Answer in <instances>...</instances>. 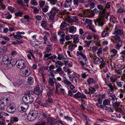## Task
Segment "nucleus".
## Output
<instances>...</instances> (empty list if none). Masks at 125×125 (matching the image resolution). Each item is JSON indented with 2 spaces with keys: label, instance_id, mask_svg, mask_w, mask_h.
<instances>
[{
  "label": "nucleus",
  "instance_id": "1",
  "mask_svg": "<svg viewBox=\"0 0 125 125\" xmlns=\"http://www.w3.org/2000/svg\"><path fill=\"white\" fill-rule=\"evenodd\" d=\"M108 16L110 15L109 14H108L105 15L104 18H98L94 20V22L95 24L96 25H97V23L98 25L102 26L104 24V22L107 21L108 20Z\"/></svg>",
  "mask_w": 125,
  "mask_h": 125
},
{
  "label": "nucleus",
  "instance_id": "2",
  "mask_svg": "<svg viewBox=\"0 0 125 125\" xmlns=\"http://www.w3.org/2000/svg\"><path fill=\"white\" fill-rule=\"evenodd\" d=\"M22 101L25 104H30L33 102L34 101V98L31 95H26L23 97Z\"/></svg>",
  "mask_w": 125,
  "mask_h": 125
},
{
  "label": "nucleus",
  "instance_id": "3",
  "mask_svg": "<svg viewBox=\"0 0 125 125\" xmlns=\"http://www.w3.org/2000/svg\"><path fill=\"white\" fill-rule=\"evenodd\" d=\"M38 116V114L37 111L34 110L31 113L29 114L28 115L27 118L28 120L30 121H32L35 119Z\"/></svg>",
  "mask_w": 125,
  "mask_h": 125
},
{
  "label": "nucleus",
  "instance_id": "4",
  "mask_svg": "<svg viewBox=\"0 0 125 125\" xmlns=\"http://www.w3.org/2000/svg\"><path fill=\"white\" fill-rule=\"evenodd\" d=\"M16 64L17 67L20 69L24 68L26 67V63L23 60L20 59L16 62Z\"/></svg>",
  "mask_w": 125,
  "mask_h": 125
},
{
  "label": "nucleus",
  "instance_id": "5",
  "mask_svg": "<svg viewBox=\"0 0 125 125\" xmlns=\"http://www.w3.org/2000/svg\"><path fill=\"white\" fill-rule=\"evenodd\" d=\"M59 11V9L56 7H53L52 9L50 12L49 18L52 21L54 19V16Z\"/></svg>",
  "mask_w": 125,
  "mask_h": 125
},
{
  "label": "nucleus",
  "instance_id": "6",
  "mask_svg": "<svg viewBox=\"0 0 125 125\" xmlns=\"http://www.w3.org/2000/svg\"><path fill=\"white\" fill-rule=\"evenodd\" d=\"M11 56L10 55H5L2 58V61L3 63L6 65L8 67V65L9 64L11 60Z\"/></svg>",
  "mask_w": 125,
  "mask_h": 125
},
{
  "label": "nucleus",
  "instance_id": "7",
  "mask_svg": "<svg viewBox=\"0 0 125 125\" xmlns=\"http://www.w3.org/2000/svg\"><path fill=\"white\" fill-rule=\"evenodd\" d=\"M22 73L24 76L27 77L31 73L32 71L29 67L23 69L22 71Z\"/></svg>",
  "mask_w": 125,
  "mask_h": 125
},
{
  "label": "nucleus",
  "instance_id": "8",
  "mask_svg": "<svg viewBox=\"0 0 125 125\" xmlns=\"http://www.w3.org/2000/svg\"><path fill=\"white\" fill-rule=\"evenodd\" d=\"M34 93L35 94L37 95H42V88L39 87V86H36L34 90Z\"/></svg>",
  "mask_w": 125,
  "mask_h": 125
},
{
  "label": "nucleus",
  "instance_id": "9",
  "mask_svg": "<svg viewBox=\"0 0 125 125\" xmlns=\"http://www.w3.org/2000/svg\"><path fill=\"white\" fill-rule=\"evenodd\" d=\"M29 106L27 105H19L18 107V111L21 112H23L25 111L26 109H27Z\"/></svg>",
  "mask_w": 125,
  "mask_h": 125
},
{
  "label": "nucleus",
  "instance_id": "10",
  "mask_svg": "<svg viewBox=\"0 0 125 125\" xmlns=\"http://www.w3.org/2000/svg\"><path fill=\"white\" fill-rule=\"evenodd\" d=\"M74 96L75 97L77 98H86V96L85 95L79 92H78L75 94Z\"/></svg>",
  "mask_w": 125,
  "mask_h": 125
},
{
  "label": "nucleus",
  "instance_id": "11",
  "mask_svg": "<svg viewBox=\"0 0 125 125\" xmlns=\"http://www.w3.org/2000/svg\"><path fill=\"white\" fill-rule=\"evenodd\" d=\"M7 109L8 112L9 113H13L15 111V110L14 106L12 104L9 105Z\"/></svg>",
  "mask_w": 125,
  "mask_h": 125
},
{
  "label": "nucleus",
  "instance_id": "12",
  "mask_svg": "<svg viewBox=\"0 0 125 125\" xmlns=\"http://www.w3.org/2000/svg\"><path fill=\"white\" fill-rule=\"evenodd\" d=\"M10 62L8 65V68H12V66L16 63V62L17 61H16L14 59H11V60H10Z\"/></svg>",
  "mask_w": 125,
  "mask_h": 125
},
{
  "label": "nucleus",
  "instance_id": "13",
  "mask_svg": "<svg viewBox=\"0 0 125 125\" xmlns=\"http://www.w3.org/2000/svg\"><path fill=\"white\" fill-rule=\"evenodd\" d=\"M84 3V0H73V4L76 6H78L79 3Z\"/></svg>",
  "mask_w": 125,
  "mask_h": 125
},
{
  "label": "nucleus",
  "instance_id": "14",
  "mask_svg": "<svg viewBox=\"0 0 125 125\" xmlns=\"http://www.w3.org/2000/svg\"><path fill=\"white\" fill-rule=\"evenodd\" d=\"M56 80V79L54 77L52 78L49 77L48 81L49 84L51 86H54V81Z\"/></svg>",
  "mask_w": 125,
  "mask_h": 125
},
{
  "label": "nucleus",
  "instance_id": "15",
  "mask_svg": "<svg viewBox=\"0 0 125 125\" xmlns=\"http://www.w3.org/2000/svg\"><path fill=\"white\" fill-rule=\"evenodd\" d=\"M87 81L88 83V85H92V84H95L96 82L92 78H90L87 80Z\"/></svg>",
  "mask_w": 125,
  "mask_h": 125
},
{
  "label": "nucleus",
  "instance_id": "16",
  "mask_svg": "<svg viewBox=\"0 0 125 125\" xmlns=\"http://www.w3.org/2000/svg\"><path fill=\"white\" fill-rule=\"evenodd\" d=\"M68 31L70 33H74L76 31V28L74 27V26H71L68 29Z\"/></svg>",
  "mask_w": 125,
  "mask_h": 125
},
{
  "label": "nucleus",
  "instance_id": "17",
  "mask_svg": "<svg viewBox=\"0 0 125 125\" xmlns=\"http://www.w3.org/2000/svg\"><path fill=\"white\" fill-rule=\"evenodd\" d=\"M52 45L49 44L46 47L45 51L47 53H49L51 51L52 49Z\"/></svg>",
  "mask_w": 125,
  "mask_h": 125
},
{
  "label": "nucleus",
  "instance_id": "18",
  "mask_svg": "<svg viewBox=\"0 0 125 125\" xmlns=\"http://www.w3.org/2000/svg\"><path fill=\"white\" fill-rule=\"evenodd\" d=\"M77 45L76 44H70L68 47L70 51H73L75 47H77Z\"/></svg>",
  "mask_w": 125,
  "mask_h": 125
},
{
  "label": "nucleus",
  "instance_id": "19",
  "mask_svg": "<svg viewBox=\"0 0 125 125\" xmlns=\"http://www.w3.org/2000/svg\"><path fill=\"white\" fill-rule=\"evenodd\" d=\"M47 95L49 97H50L53 94V93L52 90L49 87H48V86H47Z\"/></svg>",
  "mask_w": 125,
  "mask_h": 125
},
{
  "label": "nucleus",
  "instance_id": "20",
  "mask_svg": "<svg viewBox=\"0 0 125 125\" xmlns=\"http://www.w3.org/2000/svg\"><path fill=\"white\" fill-rule=\"evenodd\" d=\"M28 83L30 85H32L34 83V79L31 76L29 77L28 79Z\"/></svg>",
  "mask_w": 125,
  "mask_h": 125
},
{
  "label": "nucleus",
  "instance_id": "21",
  "mask_svg": "<svg viewBox=\"0 0 125 125\" xmlns=\"http://www.w3.org/2000/svg\"><path fill=\"white\" fill-rule=\"evenodd\" d=\"M117 76L115 75H113L111 76L110 78L111 82L114 83L117 80Z\"/></svg>",
  "mask_w": 125,
  "mask_h": 125
},
{
  "label": "nucleus",
  "instance_id": "22",
  "mask_svg": "<svg viewBox=\"0 0 125 125\" xmlns=\"http://www.w3.org/2000/svg\"><path fill=\"white\" fill-rule=\"evenodd\" d=\"M115 32L116 35H121L123 33V30L120 29L115 31Z\"/></svg>",
  "mask_w": 125,
  "mask_h": 125
},
{
  "label": "nucleus",
  "instance_id": "23",
  "mask_svg": "<svg viewBox=\"0 0 125 125\" xmlns=\"http://www.w3.org/2000/svg\"><path fill=\"white\" fill-rule=\"evenodd\" d=\"M50 40L52 42H55L57 40V38L56 35H54L51 36L50 38Z\"/></svg>",
  "mask_w": 125,
  "mask_h": 125
},
{
  "label": "nucleus",
  "instance_id": "24",
  "mask_svg": "<svg viewBox=\"0 0 125 125\" xmlns=\"http://www.w3.org/2000/svg\"><path fill=\"white\" fill-rule=\"evenodd\" d=\"M58 68L55 71V72L58 73L60 74H62L64 72L61 67L57 68Z\"/></svg>",
  "mask_w": 125,
  "mask_h": 125
},
{
  "label": "nucleus",
  "instance_id": "25",
  "mask_svg": "<svg viewBox=\"0 0 125 125\" xmlns=\"http://www.w3.org/2000/svg\"><path fill=\"white\" fill-rule=\"evenodd\" d=\"M93 60L94 61V63L95 64H98L100 63V60L96 56L94 57V59H93Z\"/></svg>",
  "mask_w": 125,
  "mask_h": 125
},
{
  "label": "nucleus",
  "instance_id": "26",
  "mask_svg": "<svg viewBox=\"0 0 125 125\" xmlns=\"http://www.w3.org/2000/svg\"><path fill=\"white\" fill-rule=\"evenodd\" d=\"M103 104L104 105H109L110 104V101L108 99H105L103 101Z\"/></svg>",
  "mask_w": 125,
  "mask_h": 125
},
{
  "label": "nucleus",
  "instance_id": "27",
  "mask_svg": "<svg viewBox=\"0 0 125 125\" xmlns=\"http://www.w3.org/2000/svg\"><path fill=\"white\" fill-rule=\"evenodd\" d=\"M112 37L113 38H114L116 42L117 43V42H122L120 37L118 36L117 35H115Z\"/></svg>",
  "mask_w": 125,
  "mask_h": 125
},
{
  "label": "nucleus",
  "instance_id": "28",
  "mask_svg": "<svg viewBox=\"0 0 125 125\" xmlns=\"http://www.w3.org/2000/svg\"><path fill=\"white\" fill-rule=\"evenodd\" d=\"M83 22L84 23V24H88L89 25L92 24V21L91 20L88 19H86L85 20L84 22Z\"/></svg>",
  "mask_w": 125,
  "mask_h": 125
},
{
  "label": "nucleus",
  "instance_id": "29",
  "mask_svg": "<svg viewBox=\"0 0 125 125\" xmlns=\"http://www.w3.org/2000/svg\"><path fill=\"white\" fill-rule=\"evenodd\" d=\"M108 98L109 99L112 100V102L113 103L116 99V96L114 95H110L108 96Z\"/></svg>",
  "mask_w": 125,
  "mask_h": 125
},
{
  "label": "nucleus",
  "instance_id": "30",
  "mask_svg": "<svg viewBox=\"0 0 125 125\" xmlns=\"http://www.w3.org/2000/svg\"><path fill=\"white\" fill-rule=\"evenodd\" d=\"M16 36H15L14 38L17 39H19L22 38V36L21 35L19 32H16Z\"/></svg>",
  "mask_w": 125,
  "mask_h": 125
},
{
  "label": "nucleus",
  "instance_id": "31",
  "mask_svg": "<svg viewBox=\"0 0 125 125\" xmlns=\"http://www.w3.org/2000/svg\"><path fill=\"white\" fill-rule=\"evenodd\" d=\"M87 28L90 29L92 31H93L94 32H95V29L94 27V26L90 25H88L87 26Z\"/></svg>",
  "mask_w": 125,
  "mask_h": 125
},
{
  "label": "nucleus",
  "instance_id": "32",
  "mask_svg": "<svg viewBox=\"0 0 125 125\" xmlns=\"http://www.w3.org/2000/svg\"><path fill=\"white\" fill-rule=\"evenodd\" d=\"M108 35L109 33L108 31H105V30L103 31L101 33V35L103 37L107 36H108Z\"/></svg>",
  "mask_w": 125,
  "mask_h": 125
},
{
  "label": "nucleus",
  "instance_id": "33",
  "mask_svg": "<svg viewBox=\"0 0 125 125\" xmlns=\"http://www.w3.org/2000/svg\"><path fill=\"white\" fill-rule=\"evenodd\" d=\"M5 104L3 102L1 101V103L0 104V111L4 110H5L4 106Z\"/></svg>",
  "mask_w": 125,
  "mask_h": 125
},
{
  "label": "nucleus",
  "instance_id": "34",
  "mask_svg": "<svg viewBox=\"0 0 125 125\" xmlns=\"http://www.w3.org/2000/svg\"><path fill=\"white\" fill-rule=\"evenodd\" d=\"M97 8L100 10H103V14L105 12L104 10V6L101 5H97Z\"/></svg>",
  "mask_w": 125,
  "mask_h": 125
},
{
  "label": "nucleus",
  "instance_id": "35",
  "mask_svg": "<svg viewBox=\"0 0 125 125\" xmlns=\"http://www.w3.org/2000/svg\"><path fill=\"white\" fill-rule=\"evenodd\" d=\"M83 117L84 119H85L86 120V124H89V122H90V120H89L88 117L83 115Z\"/></svg>",
  "mask_w": 125,
  "mask_h": 125
},
{
  "label": "nucleus",
  "instance_id": "36",
  "mask_svg": "<svg viewBox=\"0 0 125 125\" xmlns=\"http://www.w3.org/2000/svg\"><path fill=\"white\" fill-rule=\"evenodd\" d=\"M63 64L61 62L58 61L55 62V66L57 68L61 67V66H62Z\"/></svg>",
  "mask_w": 125,
  "mask_h": 125
},
{
  "label": "nucleus",
  "instance_id": "37",
  "mask_svg": "<svg viewBox=\"0 0 125 125\" xmlns=\"http://www.w3.org/2000/svg\"><path fill=\"white\" fill-rule=\"evenodd\" d=\"M46 124V122L43 120L38 122L35 125H45Z\"/></svg>",
  "mask_w": 125,
  "mask_h": 125
},
{
  "label": "nucleus",
  "instance_id": "38",
  "mask_svg": "<svg viewBox=\"0 0 125 125\" xmlns=\"http://www.w3.org/2000/svg\"><path fill=\"white\" fill-rule=\"evenodd\" d=\"M117 44L115 45V48L117 50H119L120 47L122 45V42H117Z\"/></svg>",
  "mask_w": 125,
  "mask_h": 125
},
{
  "label": "nucleus",
  "instance_id": "39",
  "mask_svg": "<svg viewBox=\"0 0 125 125\" xmlns=\"http://www.w3.org/2000/svg\"><path fill=\"white\" fill-rule=\"evenodd\" d=\"M100 63L101 64L99 66L100 68H102L105 66V63L104 60H102V61H100Z\"/></svg>",
  "mask_w": 125,
  "mask_h": 125
},
{
  "label": "nucleus",
  "instance_id": "40",
  "mask_svg": "<svg viewBox=\"0 0 125 125\" xmlns=\"http://www.w3.org/2000/svg\"><path fill=\"white\" fill-rule=\"evenodd\" d=\"M117 11L119 13H123L125 11V10L124 8L120 7L117 10Z\"/></svg>",
  "mask_w": 125,
  "mask_h": 125
},
{
  "label": "nucleus",
  "instance_id": "41",
  "mask_svg": "<svg viewBox=\"0 0 125 125\" xmlns=\"http://www.w3.org/2000/svg\"><path fill=\"white\" fill-rule=\"evenodd\" d=\"M38 70L39 72H40L42 75L43 77V74L44 73V70L43 69L42 67H41L38 69Z\"/></svg>",
  "mask_w": 125,
  "mask_h": 125
},
{
  "label": "nucleus",
  "instance_id": "42",
  "mask_svg": "<svg viewBox=\"0 0 125 125\" xmlns=\"http://www.w3.org/2000/svg\"><path fill=\"white\" fill-rule=\"evenodd\" d=\"M64 83L66 85H70L71 84V83L66 78L64 80Z\"/></svg>",
  "mask_w": 125,
  "mask_h": 125
},
{
  "label": "nucleus",
  "instance_id": "43",
  "mask_svg": "<svg viewBox=\"0 0 125 125\" xmlns=\"http://www.w3.org/2000/svg\"><path fill=\"white\" fill-rule=\"evenodd\" d=\"M89 91L90 94H92L94 93L95 91V90L94 87H91L89 88Z\"/></svg>",
  "mask_w": 125,
  "mask_h": 125
},
{
  "label": "nucleus",
  "instance_id": "44",
  "mask_svg": "<svg viewBox=\"0 0 125 125\" xmlns=\"http://www.w3.org/2000/svg\"><path fill=\"white\" fill-rule=\"evenodd\" d=\"M116 18L115 16H112L110 18L109 21L112 22L114 23L116 20Z\"/></svg>",
  "mask_w": 125,
  "mask_h": 125
},
{
  "label": "nucleus",
  "instance_id": "45",
  "mask_svg": "<svg viewBox=\"0 0 125 125\" xmlns=\"http://www.w3.org/2000/svg\"><path fill=\"white\" fill-rule=\"evenodd\" d=\"M47 74L49 76L54 77V75L51 71L48 70Z\"/></svg>",
  "mask_w": 125,
  "mask_h": 125
},
{
  "label": "nucleus",
  "instance_id": "46",
  "mask_svg": "<svg viewBox=\"0 0 125 125\" xmlns=\"http://www.w3.org/2000/svg\"><path fill=\"white\" fill-rule=\"evenodd\" d=\"M48 1L50 2L51 4L53 5L56 4L57 2V0H48Z\"/></svg>",
  "mask_w": 125,
  "mask_h": 125
},
{
  "label": "nucleus",
  "instance_id": "47",
  "mask_svg": "<svg viewBox=\"0 0 125 125\" xmlns=\"http://www.w3.org/2000/svg\"><path fill=\"white\" fill-rule=\"evenodd\" d=\"M121 104L120 102H116L113 104V106L115 107H118Z\"/></svg>",
  "mask_w": 125,
  "mask_h": 125
},
{
  "label": "nucleus",
  "instance_id": "48",
  "mask_svg": "<svg viewBox=\"0 0 125 125\" xmlns=\"http://www.w3.org/2000/svg\"><path fill=\"white\" fill-rule=\"evenodd\" d=\"M78 79H77L75 77L73 76L72 78V80L70 79V81L72 82H74L76 83H77Z\"/></svg>",
  "mask_w": 125,
  "mask_h": 125
},
{
  "label": "nucleus",
  "instance_id": "49",
  "mask_svg": "<svg viewBox=\"0 0 125 125\" xmlns=\"http://www.w3.org/2000/svg\"><path fill=\"white\" fill-rule=\"evenodd\" d=\"M123 83L122 82H116L117 85L119 87L121 88L123 86Z\"/></svg>",
  "mask_w": 125,
  "mask_h": 125
},
{
  "label": "nucleus",
  "instance_id": "50",
  "mask_svg": "<svg viewBox=\"0 0 125 125\" xmlns=\"http://www.w3.org/2000/svg\"><path fill=\"white\" fill-rule=\"evenodd\" d=\"M88 33V32H86L82 36L81 38L83 40H84L86 37L87 38Z\"/></svg>",
  "mask_w": 125,
  "mask_h": 125
},
{
  "label": "nucleus",
  "instance_id": "51",
  "mask_svg": "<svg viewBox=\"0 0 125 125\" xmlns=\"http://www.w3.org/2000/svg\"><path fill=\"white\" fill-rule=\"evenodd\" d=\"M66 25V24L65 22L62 23L60 26V29L61 30H62V28L65 27Z\"/></svg>",
  "mask_w": 125,
  "mask_h": 125
},
{
  "label": "nucleus",
  "instance_id": "52",
  "mask_svg": "<svg viewBox=\"0 0 125 125\" xmlns=\"http://www.w3.org/2000/svg\"><path fill=\"white\" fill-rule=\"evenodd\" d=\"M37 103L38 104H39L40 105L44 107H46L47 105V104H43L42 103V102H41L40 101L37 102Z\"/></svg>",
  "mask_w": 125,
  "mask_h": 125
},
{
  "label": "nucleus",
  "instance_id": "53",
  "mask_svg": "<svg viewBox=\"0 0 125 125\" xmlns=\"http://www.w3.org/2000/svg\"><path fill=\"white\" fill-rule=\"evenodd\" d=\"M31 3L34 6H36L38 4V3L36 0H31Z\"/></svg>",
  "mask_w": 125,
  "mask_h": 125
},
{
  "label": "nucleus",
  "instance_id": "54",
  "mask_svg": "<svg viewBox=\"0 0 125 125\" xmlns=\"http://www.w3.org/2000/svg\"><path fill=\"white\" fill-rule=\"evenodd\" d=\"M23 43V41L21 40L20 41H18V40L16 41V42H14L12 43V44L13 45H16V44H19L21 43Z\"/></svg>",
  "mask_w": 125,
  "mask_h": 125
},
{
  "label": "nucleus",
  "instance_id": "55",
  "mask_svg": "<svg viewBox=\"0 0 125 125\" xmlns=\"http://www.w3.org/2000/svg\"><path fill=\"white\" fill-rule=\"evenodd\" d=\"M58 35H60L62 37H63L65 35V33L63 31H59L58 32Z\"/></svg>",
  "mask_w": 125,
  "mask_h": 125
},
{
  "label": "nucleus",
  "instance_id": "56",
  "mask_svg": "<svg viewBox=\"0 0 125 125\" xmlns=\"http://www.w3.org/2000/svg\"><path fill=\"white\" fill-rule=\"evenodd\" d=\"M84 10H83L80 13H79L78 14V15L80 17H85L84 16Z\"/></svg>",
  "mask_w": 125,
  "mask_h": 125
},
{
  "label": "nucleus",
  "instance_id": "57",
  "mask_svg": "<svg viewBox=\"0 0 125 125\" xmlns=\"http://www.w3.org/2000/svg\"><path fill=\"white\" fill-rule=\"evenodd\" d=\"M98 46H94L92 48L91 50L93 51V52H96L97 50L98 49Z\"/></svg>",
  "mask_w": 125,
  "mask_h": 125
},
{
  "label": "nucleus",
  "instance_id": "58",
  "mask_svg": "<svg viewBox=\"0 0 125 125\" xmlns=\"http://www.w3.org/2000/svg\"><path fill=\"white\" fill-rule=\"evenodd\" d=\"M47 25V22L45 21H42L41 26L43 27H45Z\"/></svg>",
  "mask_w": 125,
  "mask_h": 125
},
{
  "label": "nucleus",
  "instance_id": "59",
  "mask_svg": "<svg viewBox=\"0 0 125 125\" xmlns=\"http://www.w3.org/2000/svg\"><path fill=\"white\" fill-rule=\"evenodd\" d=\"M39 3L40 7H42L44 5L45 2L44 1L41 0L39 1Z\"/></svg>",
  "mask_w": 125,
  "mask_h": 125
},
{
  "label": "nucleus",
  "instance_id": "60",
  "mask_svg": "<svg viewBox=\"0 0 125 125\" xmlns=\"http://www.w3.org/2000/svg\"><path fill=\"white\" fill-rule=\"evenodd\" d=\"M34 91H33V92L31 91H27V92L26 93V95H31L33 94H34Z\"/></svg>",
  "mask_w": 125,
  "mask_h": 125
},
{
  "label": "nucleus",
  "instance_id": "61",
  "mask_svg": "<svg viewBox=\"0 0 125 125\" xmlns=\"http://www.w3.org/2000/svg\"><path fill=\"white\" fill-rule=\"evenodd\" d=\"M17 1L19 4L20 5L22 6H24L22 0H17Z\"/></svg>",
  "mask_w": 125,
  "mask_h": 125
},
{
  "label": "nucleus",
  "instance_id": "62",
  "mask_svg": "<svg viewBox=\"0 0 125 125\" xmlns=\"http://www.w3.org/2000/svg\"><path fill=\"white\" fill-rule=\"evenodd\" d=\"M73 42L75 43H78L79 42V39L77 37H75L73 38Z\"/></svg>",
  "mask_w": 125,
  "mask_h": 125
},
{
  "label": "nucleus",
  "instance_id": "63",
  "mask_svg": "<svg viewBox=\"0 0 125 125\" xmlns=\"http://www.w3.org/2000/svg\"><path fill=\"white\" fill-rule=\"evenodd\" d=\"M55 68V66L53 65H51L49 67V69H48V70L52 71V70Z\"/></svg>",
  "mask_w": 125,
  "mask_h": 125
},
{
  "label": "nucleus",
  "instance_id": "64",
  "mask_svg": "<svg viewBox=\"0 0 125 125\" xmlns=\"http://www.w3.org/2000/svg\"><path fill=\"white\" fill-rule=\"evenodd\" d=\"M93 37L94 39L96 40H99L100 38V36L99 35L96 34H94L93 36Z\"/></svg>",
  "mask_w": 125,
  "mask_h": 125
}]
</instances>
